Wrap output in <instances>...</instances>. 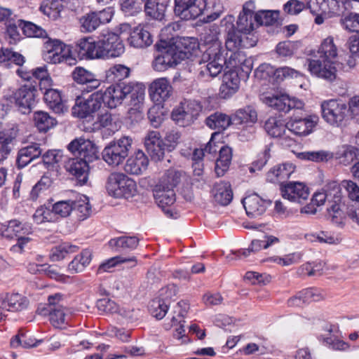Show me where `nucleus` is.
Here are the masks:
<instances>
[{
  "instance_id": "obj_45",
  "label": "nucleus",
  "mask_w": 359,
  "mask_h": 359,
  "mask_svg": "<svg viewBox=\"0 0 359 359\" xmlns=\"http://www.w3.org/2000/svg\"><path fill=\"white\" fill-rule=\"evenodd\" d=\"M44 100L55 113L61 114L64 111L65 105L58 90L53 88L46 90L44 93Z\"/></svg>"
},
{
  "instance_id": "obj_35",
  "label": "nucleus",
  "mask_w": 359,
  "mask_h": 359,
  "mask_svg": "<svg viewBox=\"0 0 359 359\" xmlns=\"http://www.w3.org/2000/svg\"><path fill=\"white\" fill-rule=\"evenodd\" d=\"M128 41L134 48H144L152 44L153 39L148 30L138 26L130 32Z\"/></svg>"
},
{
  "instance_id": "obj_50",
  "label": "nucleus",
  "mask_w": 359,
  "mask_h": 359,
  "mask_svg": "<svg viewBox=\"0 0 359 359\" xmlns=\"http://www.w3.org/2000/svg\"><path fill=\"white\" fill-rule=\"evenodd\" d=\"M264 130L273 137H280L285 134L287 123L285 124L276 117H270L264 123Z\"/></svg>"
},
{
  "instance_id": "obj_34",
  "label": "nucleus",
  "mask_w": 359,
  "mask_h": 359,
  "mask_svg": "<svg viewBox=\"0 0 359 359\" xmlns=\"http://www.w3.org/2000/svg\"><path fill=\"white\" fill-rule=\"evenodd\" d=\"M174 12L181 19H195L201 13L199 5L196 1H175Z\"/></svg>"
},
{
  "instance_id": "obj_21",
  "label": "nucleus",
  "mask_w": 359,
  "mask_h": 359,
  "mask_svg": "<svg viewBox=\"0 0 359 359\" xmlns=\"http://www.w3.org/2000/svg\"><path fill=\"white\" fill-rule=\"evenodd\" d=\"M73 80L83 86L82 93H90L98 88L101 81L91 72L81 67H76L72 72Z\"/></svg>"
},
{
  "instance_id": "obj_37",
  "label": "nucleus",
  "mask_w": 359,
  "mask_h": 359,
  "mask_svg": "<svg viewBox=\"0 0 359 359\" xmlns=\"http://www.w3.org/2000/svg\"><path fill=\"white\" fill-rule=\"evenodd\" d=\"M232 158V149L223 146L219 149V157L215 162V171L217 177L223 176L229 170Z\"/></svg>"
},
{
  "instance_id": "obj_8",
  "label": "nucleus",
  "mask_w": 359,
  "mask_h": 359,
  "mask_svg": "<svg viewBox=\"0 0 359 359\" xmlns=\"http://www.w3.org/2000/svg\"><path fill=\"white\" fill-rule=\"evenodd\" d=\"M97 46L100 59H108L120 56L125 47L120 36L110 32L102 33L97 37Z\"/></svg>"
},
{
  "instance_id": "obj_47",
  "label": "nucleus",
  "mask_w": 359,
  "mask_h": 359,
  "mask_svg": "<svg viewBox=\"0 0 359 359\" xmlns=\"http://www.w3.org/2000/svg\"><path fill=\"white\" fill-rule=\"evenodd\" d=\"M18 25L22 34L27 37L45 39L48 37L46 30L29 21L18 19Z\"/></svg>"
},
{
  "instance_id": "obj_59",
  "label": "nucleus",
  "mask_w": 359,
  "mask_h": 359,
  "mask_svg": "<svg viewBox=\"0 0 359 359\" xmlns=\"http://www.w3.org/2000/svg\"><path fill=\"white\" fill-rule=\"evenodd\" d=\"M255 15L258 26H270L277 22L279 18V11H259L257 13H256Z\"/></svg>"
},
{
  "instance_id": "obj_10",
  "label": "nucleus",
  "mask_w": 359,
  "mask_h": 359,
  "mask_svg": "<svg viewBox=\"0 0 359 359\" xmlns=\"http://www.w3.org/2000/svg\"><path fill=\"white\" fill-rule=\"evenodd\" d=\"M157 53L152 62L153 68L163 72L180 62V56L175 44L156 45Z\"/></svg>"
},
{
  "instance_id": "obj_33",
  "label": "nucleus",
  "mask_w": 359,
  "mask_h": 359,
  "mask_svg": "<svg viewBox=\"0 0 359 359\" xmlns=\"http://www.w3.org/2000/svg\"><path fill=\"white\" fill-rule=\"evenodd\" d=\"M31 232L30 225L17 219L10 220L6 225H2L1 228V236L8 240L18 238L22 234H29Z\"/></svg>"
},
{
  "instance_id": "obj_51",
  "label": "nucleus",
  "mask_w": 359,
  "mask_h": 359,
  "mask_svg": "<svg viewBox=\"0 0 359 359\" xmlns=\"http://www.w3.org/2000/svg\"><path fill=\"white\" fill-rule=\"evenodd\" d=\"M79 248L69 243H62L53 247L50 253V259L53 262H58L63 259L69 254L76 252Z\"/></svg>"
},
{
  "instance_id": "obj_46",
  "label": "nucleus",
  "mask_w": 359,
  "mask_h": 359,
  "mask_svg": "<svg viewBox=\"0 0 359 359\" xmlns=\"http://www.w3.org/2000/svg\"><path fill=\"white\" fill-rule=\"evenodd\" d=\"M35 126L40 132H47L57 124L55 118L50 116L47 112L37 111L34 114Z\"/></svg>"
},
{
  "instance_id": "obj_32",
  "label": "nucleus",
  "mask_w": 359,
  "mask_h": 359,
  "mask_svg": "<svg viewBox=\"0 0 359 359\" xmlns=\"http://www.w3.org/2000/svg\"><path fill=\"white\" fill-rule=\"evenodd\" d=\"M295 168V165L290 162L279 164L267 172L266 179L271 182L278 183L282 187L294 172Z\"/></svg>"
},
{
  "instance_id": "obj_2",
  "label": "nucleus",
  "mask_w": 359,
  "mask_h": 359,
  "mask_svg": "<svg viewBox=\"0 0 359 359\" xmlns=\"http://www.w3.org/2000/svg\"><path fill=\"white\" fill-rule=\"evenodd\" d=\"M311 201L316 206L327 203V218L333 224L343 227L345 224L346 205L342 201L340 185L336 182L328 183L323 191L316 192L312 197Z\"/></svg>"
},
{
  "instance_id": "obj_14",
  "label": "nucleus",
  "mask_w": 359,
  "mask_h": 359,
  "mask_svg": "<svg viewBox=\"0 0 359 359\" xmlns=\"http://www.w3.org/2000/svg\"><path fill=\"white\" fill-rule=\"evenodd\" d=\"M262 100L269 107L284 113H287L292 109H301L304 106L302 100L290 98L285 94L266 95H263Z\"/></svg>"
},
{
  "instance_id": "obj_29",
  "label": "nucleus",
  "mask_w": 359,
  "mask_h": 359,
  "mask_svg": "<svg viewBox=\"0 0 359 359\" xmlns=\"http://www.w3.org/2000/svg\"><path fill=\"white\" fill-rule=\"evenodd\" d=\"M67 172L74 175L80 185L85 184L88 178V163L77 156L69 158L65 164Z\"/></svg>"
},
{
  "instance_id": "obj_5",
  "label": "nucleus",
  "mask_w": 359,
  "mask_h": 359,
  "mask_svg": "<svg viewBox=\"0 0 359 359\" xmlns=\"http://www.w3.org/2000/svg\"><path fill=\"white\" fill-rule=\"evenodd\" d=\"M108 194L115 198H129L135 195L137 184L135 180L122 172L109 175L106 183Z\"/></svg>"
},
{
  "instance_id": "obj_30",
  "label": "nucleus",
  "mask_w": 359,
  "mask_h": 359,
  "mask_svg": "<svg viewBox=\"0 0 359 359\" xmlns=\"http://www.w3.org/2000/svg\"><path fill=\"white\" fill-rule=\"evenodd\" d=\"M42 154V149L38 143H32L22 147L18 151L15 165L18 169H22L34 160L39 158Z\"/></svg>"
},
{
  "instance_id": "obj_17",
  "label": "nucleus",
  "mask_w": 359,
  "mask_h": 359,
  "mask_svg": "<svg viewBox=\"0 0 359 359\" xmlns=\"http://www.w3.org/2000/svg\"><path fill=\"white\" fill-rule=\"evenodd\" d=\"M129 88L126 83H117L111 84L104 90H102L103 104L109 108L114 109L120 105L124 99H126V93Z\"/></svg>"
},
{
  "instance_id": "obj_16",
  "label": "nucleus",
  "mask_w": 359,
  "mask_h": 359,
  "mask_svg": "<svg viewBox=\"0 0 359 359\" xmlns=\"http://www.w3.org/2000/svg\"><path fill=\"white\" fill-rule=\"evenodd\" d=\"M37 89L32 85H24L18 88L14 93L13 97L22 114H29L36 104Z\"/></svg>"
},
{
  "instance_id": "obj_56",
  "label": "nucleus",
  "mask_w": 359,
  "mask_h": 359,
  "mask_svg": "<svg viewBox=\"0 0 359 359\" xmlns=\"http://www.w3.org/2000/svg\"><path fill=\"white\" fill-rule=\"evenodd\" d=\"M299 158L316 163L327 162L334 158V154L324 150L304 151L299 154Z\"/></svg>"
},
{
  "instance_id": "obj_23",
  "label": "nucleus",
  "mask_w": 359,
  "mask_h": 359,
  "mask_svg": "<svg viewBox=\"0 0 359 359\" xmlns=\"http://www.w3.org/2000/svg\"><path fill=\"white\" fill-rule=\"evenodd\" d=\"M271 73L273 74L276 82L282 81L287 78H297L300 75L299 72L289 67H283L273 70L271 66L266 64L259 65L255 70V76L261 79H265Z\"/></svg>"
},
{
  "instance_id": "obj_3",
  "label": "nucleus",
  "mask_w": 359,
  "mask_h": 359,
  "mask_svg": "<svg viewBox=\"0 0 359 359\" xmlns=\"http://www.w3.org/2000/svg\"><path fill=\"white\" fill-rule=\"evenodd\" d=\"M180 177V172L168 170L155 186L154 197L158 205L163 210L175 202L176 195L174 188L179 184Z\"/></svg>"
},
{
  "instance_id": "obj_58",
  "label": "nucleus",
  "mask_w": 359,
  "mask_h": 359,
  "mask_svg": "<svg viewBox=\"0 0 359 359\" xmlns=\"http://www.w3.org/2000/svg\"><path fill=\"white\" fill-rule=\"evenodd\" d=\"M299 43L292 41L279 42L276 47V52L280 57H291L299 48Z\"/></svg>"
},
{
  "instance_id": "obj_62",
  "label": "nucleus",
  "mask_w": 359,
  "mask_h": 359,
  "mask_svg": "<svg viewBox=\"0 0 359 359\" xmlns=\"http://www.w3.org/2000/svg\"><path fill=\"white\" fill-rule=\"evenodd\" d=\"M351 1H327V14L332 15H344L345 13L350 10L352 6Z\"/></svg>"
},
{
  "instance_id": "obj_15",
  "label": "nucleus",
  "mask_w": 359,
  "mask_h": 359,
  "mask_svg": "<svg viewBox=\"0 0 359 359\" xmlns=\"http://www.w3.org/2000/svg\"><path fill=\"white\" fill-rule=\"evenodd\" d=\"M318 120L316 115L305 117L294 116L287 122V130L297 136H306L312 133Z\"/></svg>"
},
{
  "instance_id": "obj_25",
  "label": "nucleus",
  "mask_w": 359,
  "mask_h": 359,
  "mask_svg": "<svg viewBox=\"0 0 359 359\" xmlns=\"http://www.w3.org/2000/svg\"><path fill=\"white\" fill-rule=\"evenodd\" d=\"M242 203L248 217L256 218L263 215L271 204L269 200H264L256 194L245 197Z\"/></svg>"
},
{
  "instance_id": "obj_44",
  "label": "nucleus",
  "mask_w": 359,
  "mask_h": 359,
  "mask_svg": "<svg viewBox=\"0 0 359 359\" xmlns=\"http://www.w3.org/2000/svg\"><path fill=\"white\" fill-rule=\"evenodd\" d=\"M92 259V253L89 250H83L77 255L68 265V271L71 273H77L83 271L90 264Z\"/></svg>"
},
{
  "instance_id": "obj_42",
  "label": "nucleus",
  "mask_w": 359,
  "mask_h": 359,
  "mask_svg": "<svg viewBox=\"0 0 359 359\" xmlns=\"http://www.w3.org/2000/svg\"><path fill=\"white\" fill-rule=\"evenodd\" d=\"M358 156V149L351 145H342L339 147L334 153V157L340 164L344 165H350Z\"/></svg>"
},
{
  "instance_id": "obj_40",
  "label": "nucleus",
  "mask_w": 359,
  "mask_h": 359,
  "mask_svg": "<svg viewBox=\"0 0 359 359\" xmlns=\"http://www.w3.org/2000/svg\"><path fill=\"white\" fill-rule=\"evenodd\" d=\"M130 69L129 67L117 64L109 68L105 72V77L109 83H125L123 81L130 76Z\"/></svg>"
},
{
  "instance_id": "obj_28",
  "label": "nucleus",
  "mask_w": 359,
  "mask_h": 359,
  "mask_svg": "<svg viewBox=\"0 0 359 359\" xmlns=\"http://www.w3.org/2000/svg\"><path fill=\"white\" fill-rule=\"evenodd\" d=\"M240 86V77L237 70L229 69L222 77V83L219 88V95L223 99H228L235 94Z\"/></svg>"
},
{
  "instance_id": "obj_48",
  "label": "nucleus",
  "mask_w": 359,
  "mask_h": 359,
  "mask_svg": "<svg viewBox=\"0 0 359 359\" xmlns=\"http://www.w3.org/2000/svg\"><path fill=\"white\" fill-rule=\"evenodd\" d=\"M126 87L129 89L126 93V99H130V104L133 107H137L144 98L145 88L143 85L139 83H126Z\"/></svg>"
},
{
  "instance_id": "obj_1",
  "label": "nucleus",
  "mask_w": 359,
  "mask_h": 359,
  "mask_svg": "<svg viewBox=\"0 0 359 359\" xmlns=\"http://www.w3.org/2000/svg\"><path fill=\"white\" fill-rule=\"evenodd\" d=\"M337 55V49L333 38L327 37L320 44L312 57L308 59L309 70L312 75L332 81L336 79L337 69L333 60Z\"/></svg>"
},
{
  "instance_id": "obj_61",
  "label": "nucleus",
  "mask_w": 359,
  "mask_h": 359,
  "mask_svg": "<svg viewBox=\"0 0 359 359\" xmlns=\"http://www.w3.org/2000/svg\"><path fill=\"white\" fill-rule=\"evenodd\" d=\"M55 221L58 217H66L72 212V200L60 201L51 205Z\"/></svg>"
},
{
  "instance_id": "obj_63",
  "label": "nucleus",
  "mask_w": 359,
  "mask_h": 359,
  "mask_svg": "<svg viewBox=\"0 0 359 359\" xmlns=\"http://www.w3.org/2000/svg\"><path fill=\"white\" fill-rule=\"evenodd\" d=\"M6 61H11L18 66H22L25 62V57L10 48H2L0 50V62Z\"/></svg>"
},
{
  "instance_id": "obj_24",
  "label": "nucleus",
  "mask_w": 359,
  "mask_h": 359,
  "mask_svg": "<svg viewBox=\"0 0 359 359\" xmlns=\"http://www.w3.org/2000/svg\"><path fill=\"white\" fill-rule=\"evenodd\" d=\"M74 50L80 60L100 59L97 40L92 37L79 39L75 43Z\"/></svg>"
},
{
  "instance_id": "obj_43",
  "label": "nucleus",
  "mask_w": 359,
  "mask_h": 359,
  "mask_svg": "<svg viewBox=\"0 0 359 359\" xmlns=\"http://www.w3.org/2000/svg\"><path fill=\"white\" fill-rule=\"evenodd\" d=\"M257 121V113L252 106H245L238 109L234 114L233 121L236 125L255 123Z\"/></svg>"
},
{
  "instance_id": "obj_54",
  "label": "nucleus",
  "mask_w": 359,
  "mask_h": 359,
  "mask_svg": "<svg viewBox=\"0 0 359 359\" xmlns=\"http://www.w3.org/2000/svg\"><path fill=\"white\" fill-rule=\"evenodd\" d=\"M167 6V1H146L144 11L152 18L161 20L165 15Z\"/></svg>"
},
{
  "instance_id": "obj_39",
  "label": "nucleus",
  "mask_w": 359,
  "mask_h": 359,
  "mask_svg": "<svg viewBox=\"0 0 359 359\" xmlns=\"http://www.w3.org/2000/svg\"><path fill=\"white\" fill-rule=\"evenodd\" d=\"M140 239L137 236H120L111 238L109 245L116 251H131L138 246Z\"/></svg>"
},
{
  "instance_id": "obj_49",
  "label": "nucleus",
  "mask_w": 359,
  "mask_h": 359,
  "mask_svg": "<svg viewBox=\"0 0 359 359\" xmlns=\"http://www.w3.org/2000/svg\"><path fill=\"white\" fill-rule=\"evenodd\" d=\"M205 123L210 128L221 131L229 127L231 119L224 114L216 112L206 118Z\"/></svg>"
},
{
  "instance_id": "obj_12",
  "label": "nucleus",
  "mask_w": 359,
  "mask_h": 359,
  "mask_svg": "<svg viewBox=\"0 0 359 359\" xmlns=\"http://www.w3.org/2000/svg\"><path fill=\"white\" fill-rule=\"evenodd\" d=\"M202 106L196 100H184L180 105L172 111V118L179 126L185 127L189 126L197 119Z\"/></svg>"
},
{
  "instance_id": "obj_57",
  "label": "nucleus",
  "mask_w": 359,
  "mask_h": 359,
  "mask_svg": "<svg viewBox=\"0 0 359 359\" xmlns=\"http://www.w3.org/2000/svg\"><path fill=\"white\" fill-rule=\"evenodd\" d=\"M33 219L38 224L44 222H55V218L52 211V206L47 207L44 205L38 208L33 215Z\"/></svg>"
},
{
  "instance_id": "obj_38",
  "label": "nucleus",
  "mask_w": 359,
  "mask_h": 359,
  "mask_svg": "<svg viewBox=\"0 0 359 359\" xmlns=\"http://www.w3.org/2000/svg\"><path fill=\"white\" fill-rule=\"evenodd\" d=\"M72 213L81 221L90 216L91 205L87 196L81 195L76 197L75 200H72Z\"/></svg>"
},
{
  "instance_id": "obj_53",
  "label": "nucleus",
  "mask_w": 359,
  "mask_h": 359,
  "mask_svg": "<svg viewBox=\"0 0 359 359\" xmlns=\"http://www.w3.org/2000/svg\"><path fill=\"white\" fill-rule=\"evenodd\" d=\"M42 340H36L27 332H19L11 341V345L13 348L21 346L24 348H30L37 346Z\"/></svg>"
},
{
  "instance_id": "obj_60",
  "label": "nucleus",
  "mask_w": 359,
  "mask_h": 359,
  "mask_svg": "<svg viewBox=\"0 0 359 359\" xmlns=\"http://www.w3.org/2000/svg\"><path fill=\"white\" fill-rule=\"evenodd\" d=\"M228 51L224 55L226 57L225 68L236 70L241 65V62H243L245 54L241 51H236V50Z\"/></svg>"
},
{
  "instance_id": "obj_6",
  "label": "nucleus",
  "mask_w": 359,
  "mask_h": 359,
  "mask_svg": "<svg viewBox=\"0 0 359 359\" xmlns=\"http://www.w3.org/2000/svg\"><path fill=\"white\" fill-rule=\"evenodd\" d=\"M224 52L218 43L208 46L202 55L201 60L205 65L201 67V73L211 77H215L220 74L226 63Z\"/></svg>"
},
{
  "instance_id": "obj_26",
  "label": "nucleus",
  "mask_w": 359,
  "mask_h": 359,
  "mask_svg": "<svg viewBox=\"0 0 359 359\" xmlns=\"http://www.w3.org/2000/svg\"><path fill=\"white\" fill-rule=\"evenodd\" d=\"M252 1L246 2L243 6V11L240 13L236 22L238 32L245 34H250L257 28L258 24L256 15L250 8Z\"/></svg>"
},
{
  "instance_id": "obj_31",
  "label": "nucleus",
  "mask_w": 359,
  "mask_h": 359,
  "mask_svg": "<svg viewBox=\"0 0 359 359\" xmlns=\"http://www.w3.org/2000/svg\"><path fill=\"white\" fill-rule=\"evenodd\" d=\"M149 165V159L142 150H137L126 161L124 170L126 173L133 175H141Z\"/></svg>"
},
{
  "instance_id": "obj_13",
  "label": "nucleus",
  "mask_w": 359,
  "mask_h": 359,
  "mask_svg": "<svg viewBox=\"0 0 359 359\" xmlns=\"http://www.w3.org/2000/svg\"><path fill=\"white\" fill-rule=\"evenodd\" d=\"M67 149L75 156L88 163L99 158L98 147L90 140L75 139L68 144Z\"/></svg>"
},
{
  "instance_id": "obj_7",
  "label": "nucleus",
  "mask_w": 359,
  "mask_h": 359,
  "mask_svg": "<svg viewBox=\"0 0 359 359\" xmlns=\"http://www.w3.org/2000/svg\"><path fill=\"white\" fill-rule=\"evenodd\" d=\"M102 96V90L92 93L88 97L83 95L76 96L72 108V115L79 118L93 116L103 104Z\"/></svg>"
},
{
  "instance_id": "obj_36",
  "label": "nucleus",
  "mask_w": 359,
  "mask_h": 359,
  "mask_svg": "<svg viewBox=\"0 0 359 359\" xmlns=\"http://www.w3.org/2000/svg\"><path fill=\"white\" fill-rule=\"evenodd\" d=\"M215 201L221 205H229L233 199V191L229 182L215 183L212 189Z\"/></svg>"
},
{
  "instance_id": "obj_64",
  "label": "nucleus",
  "mask_w": 359,
  "mask_h": 359,
  "mask_svg": "<svg viewBox=\"0 0 359 359\" xmlns=\"http://www.w3.org/2000/svg\"><path fill=\"white\" fill-rule=\"evenodd\" d=\"M340 22L343 28L349 32H359V14L351 13L341 18Z\"/></svg>"
},
{
  "instance_id": "obj_4",
  "label": "nucleus",
  "mask_w": 359,
  "mask_h": 359,
  "mask_svg": "<svg viewBox=\"0 0 359 359\" xmlns=\"http://www.w3.org/2000/svg\"><path fill=\"white\" fill-rule=\"evenodd\" d=\"M133 139L129 136H122L110 142L102 150V159L111 167L122 164L132 148Z\"/></svg>"
},
{
  "instance_id": "obj_9",
  "label": "nucleus",
  "mask_w": 359,
  "mask_h": 359,
  "mask_svg": "<svg viewBox=\"0 0 359 359\" xmlns=\"http://www.w3.org/2000/svg\"><path fill=\"white\" fill-rule=\"evenodd\" d=\"M323 118L334 127L341 126L348 113L347 104L340 100H330L321 104Z\"/></svg>"
},
{
  "instance_id": "obj_20",
  "label": "nucleus",
  "mask_w": 359,
  "mask_h": 359,
  "mask_svg": "<svg viewBox=\"0 0 359 359\" xmlns=\"http://www.w3.org/2000/svg\"><path fill=\"white\" fill-rule=\"evenodd\" d=\"M144 146L147 153L154 161L163 160L167 146L161 139L158 131H150L144 139Z\"/></svg>"
},
{
  "instance_id": "obj_19",
  "label": "nucleus",
  "mask_w": 359,
  "mask_h": 359,
  "mask_svg": "<svg viewBox=\"0 0 359 359\" xmlns=\"http://www.w3.org/2000/svg\"><path fill=\"white\" fill-rule=\"evenodd\" d=\"M29 304L27 297L18 292H7L0 294V308L1 309L18 312L26 309Z\"/></svg>"
},
{
  "instance_id": "obj_18",
  "label": "nucleus",
  "mask_w": 359,
  "mask_h": 359,
  "mask_svg": "<svg viewBox=\"0 0 359 359\" xmlns=\"http://www.w3.org/2000/svg\"><path fill=\"white\" fill-rule=\"evenodd\" d=\"M175 292L171 288H162L159 296L152 299L149 304V313L156 319L161 320L166 315L170 304V298Z\"/></svg>"
},
{
  "instance_id": "obj_41",
  "label": "nucleus",
  "mask_w": 359,
  "mask_h": 359,
  "mask_svg": "<svg viewBox=\"0 0 359 359\" xmlns=\"http://www.w3.org/2000/svg\"><path fill=\"white\" fill-rule=\"evenodd\" d=\"M41 313L43 315H48L50 323L54 327L62 329L65 327L67 324L66 313L63 306H57L56 308L53 309H43Z\"/></svg>"
},
{
  "instance_id": "obj_11",
  "label": "nucleus",
  "mask_w": 359,
  "mask_h": 359,
  "mask_svg": "<svg viewBox=\"0 0 359 359\" xmlns=\"http://www.w3.org/2000/svg\"><path fill=\"white\" fill-rule=\"evenodd\" d=\"M44 48L46 50V59L51 63L57 64L65 62L69 65H75L76 60L71 55L69 46L58 39H48L44 43Z\"/></svg>"
},
{
  "instance_id": "obj_55",
  "label": "nucleus",
  "mask_w": 359,
  "mask_h": 359,
  "mask_svg": "<svg viewBox=\"0 0 359 359\" xmlns=\"http://www.w3.org/2000/svg\"><path fill=\"white\" fill-rule=\"evenodd\" d=\"M177 52L180 56V60L188 58L192 55L193 51L198 47L195 38L187 37L180 39L177 45Z\"/></svg>"
},
{
  "instance_id": "obj_52",
  "label": "nucleus",
  "mask_w": 359,
  "mask_h": 359,
  "mask_svg": "<svg viewBox=\"0 0 359 359\" xmlns=\"http://www.w3.org/2000/svg\"><path fill=\"white\" fill-rule=\"evenodd\" d=\"M121 263H129L130 267H134L137 264V259L135 256L129 257H124L123 256H116L112 257L106 262L102 263L97 269L98 273L109 272L110 269L114 267L118 264Z\"/></svg>"
},
{
  "instance_id": "obj_27",
  "label": "nucleus",
  "mask_w": 359,
  "mask_h": 359,
  "mask_svg": "<svg viewBox=\"0 0 359 359\" xmlns=\"http://www.w3.org/2000/svg\"><path fill=\"white\" fill-rule=\"evenodd\" d=\"M172 87L167 78L154 80L149 87V94L154 102L160 104L172 94Z\"/></svg>"
},
{
  "instance_id": "obj_22",
  "label": "nucleus",
  "mask_w": 359,
  "mask_h": 359,
  "mask_svg": "<svg viewBox=\"0 0 359 359\" xmlns=\"http://www.w3.org/2000/svg\"><path fill=\"white\" fill-rule=\"evenodd\" d=\"M282 196L290 201L302 203L309 197V192L306 186L301 182H289L280 187Z\"/></svg>"
}]
</instances>
